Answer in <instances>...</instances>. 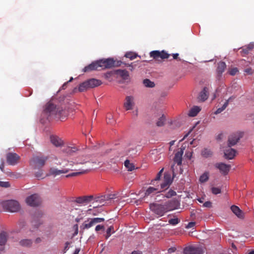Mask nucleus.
I'll list each match as a JSON object with an SVG mask.
<instances>
[{"instance_id":"nucleus-1","label":"nucleus","mask_w":254,"mask_h":254,"mask_svg":"<svg viewBox=\"0 0 254 254\" xmlns=\"http://www.w3.org/2000/svg\"><path fill=\"white\" fill-rule=\"evenodd\" d=\"M51 158L52 160H56L57 161L55 163L56 165L59 166H62L63 167H68V168H70V170H78V172H74L67 175L65 177L66 178L74 177L77 175H79L81 174H85L88 172V169H73V167L74 165L77 164H83L84 162H79L78 161L75 160L74 161L70 160H66L65 159H63L62 158H60L59 159L57 158V156L53 155L51 156Z\"/></svg>"},{"instance_id":"nucleus-2","label":"nucleus","mask_w":254,"mask_h":254,"mask_svg":"<svg viewBox=\"0 0 254 254\" xmlns=\"http://www.w3.org/2000/svg\"><path fill=\"white\" fill-rule=\"evenodd\" d=\"M177 201L170 200L163 204L151 203L149 205L150 210L156 215L160 217L164 215L167 212L176 208Z\"/></svg>"},{"instance_id":"nucleus-3","label":"nucleus","mask_w":254,"mask_h":254,"mask_svg":"<svg viewBox=\"0 0 254 254\" xmlns=\"http://www.w3.org/2000/svg\"><path fill=\"white\" fill-rule=\"evenodd\" d=\"M64 112L62 108L57 107L51 102H49L45 105L43 114L47 117V119L49 120L55 118L64 119V118L62 117Z\"/></svg>"},{"instance_id":"nucleus-4","label":"nucleus","mask_w":254,"mask_h":254,"mask_svg":"<svg viewBox=\"0 0 254 254\" xmlns=\"http://www.w3.org/2000/svg\"><path fill=\"white\" fill-rule=\"evenodd\" d=\"M101 70L110 68L114 66H121L123 63L121 61H116L112 58L102 59L98 61Z\"/></svg>"},{"instance_id":"nucleus-5","label":"nucleus","mask_w":254,"mask_h":254,"mask_svg":"<svg viewBox=\"0 0 254 254\" xmlns=\"http://www.w3.org/2000/svg\"><path fill=\"white\" fill-rule=\"evenodd\" d=\"M103 218H89L85 220L80 226L82 230L89 229L98 223L104 221Z\"/></svg>"},{"instance_id":"nucleus-6","label":"nucleus","mask_w":254,"mask_h":254,"mask_svg":"<svg viewBox=\"0 0 254 254\" xmlns=\"http://www.w3.org/2000/svg\"><path fill=\"white\" fill-rule=\"evenodd\" d=\"M2 205L5 209L11 212H17L20 208L19 202L14 200L5 201L3 202Z\"/></svg>"},{"instance_id":"nucleus-7","label":"nucleus","mask_w":254,"mask_h":254,"mask_svg":"<svg viewBox=\"0 0 254 254\" xmlns=\"http://www.w3.org/2000/svg\"><path fill=\"white\" fill-rule=\"evenodd\" d=\"M41 199L37 194H33L26 198V202L31 206H39L41 203Z\"/></svg>"},{"instance_id":"nucleus-8","label":"nucleus","mask_w":254,"mask_h":254,"mask_svg":"<svg viewBox=\"0 0 254 254\" xmlns=\"http://www.w3.org/2000/svg\"><path fill=\"white\" fill-rule=\"evenodd\" d=\"M184 254H203L202 247L190 246L186 247L184 250Z\"/></svg>"},{"instance_id":"nucleus-9","label":"nucleus","mask_w":254,"mask_h":254,"mask_svg":"<svg viewBox=\"0 0 254 254\" xmlns=\"http://www.w3.org/2000/svg\"><path fill=\"white\" fill-rule=\"evenodd\" d=\"M20 158V156L15 153L9 152L6 155L7 163L10 165H16L19 162Z\"/></svg>"},{"instance_id":"nucleus-10","label":"nucleus","mask_w":254,"mask_h":254,"mask_svg":"<svg viewBox=\"0 0 254 254\" xmlns=\"http://www.w3.org/2000/svg\"><path fill=\"white\" fill-rule=\"evenodd\" d=\"M170 55L165 51L160 52L159 51H153L150 53V56L155 60H158L160 58L162 60L169 58Z\"/></svg>"},{"instance_id":"nucleus-11","label":"nucleus","mask_w":254,"mask_h":254,"mask_svg":"<svg viewBox=\"0 0 254 254\" xmlns=\"http://www.w3.org/2000/svg\"><path fill=\"white\" fill-rule=\"evenodd\" d=\"M48 156H35L33 157L32 161L37 166L42 167L44 166L45 162L48 160Z\"/></svg>"},{"instance_id":"nucleus-12","label":"nucleus","mask_w":254,"mask_h":254,"mask_svg":"<svg viewBox=\"0 0 254 254\" xmlns=\"http://www.w3.org/2000/svg\"><path fill=\"white\" fill-rule=\"evenodd\" d=\"M215 167L219 170L220 172L223 175H227L229 172L231 165L226 164L224 163H217L215 164Z\"/></svg>"},{"instance_id":"nucleus-13","label":"nucleus","mask_w":254,"mask_h":254,"mask_svg":"<svg viewBox=\"0 0 254 254\" xmlns=\"http://www.w3.org/2000/svg\"><path fill=\"white\" fill-rule=\"evenodd\" d=\"M42 215L43 214L39 212L36 213L33 215L31 223L32 225L34 226L35 228H38V227L42 223V221L41 220Z\"/></svg>"},{"instance_id":"nucleus-14","label":"nucleus","mask_w":254,"mask_h":254,"mask_svg":"<svg viewBox=\"0 0 254 254\" xmlns=\"http://www.w3.org/2000/svg\"><path fill=\"white\" fill-rule=\"evenodd\" d=\"M160 192H161V190L159 185L155 187H149L145 192L144 197L149 196L152 197Z\"/></svg>"},{"instance_id":"nucleus-15","label":"nucleus","mask_w":254,"mask_h":254,"mask_svg":"<svg viewBox=\"0 0 254 254\" xmlns=\"http://www.w3.org/2000/svg\"><path fill=\"white\" fill-rule=\"evenodd\" d=\"M94 70H101V68H100V65H99L98 61L92 62L90 64L85 66L83 69V71L84 72H89V71H93Z\"/></svg>"},{"instance_id":"nucleus-16","label":"nucleus","mask_w":254,"mask_h":254,"mask_svg":"<svg viewBox=\"0 0 254 254\" xmlns=\"http://www.w3.org/2000/svg\"><path fill=\"white\" fill-rule=\"evenodd\" d=\"M93 199V195L83 196L76 198L75 202L81 204H87Z\"/></svg>"},{"instance_id":"nucleus-17","label":"nucleus","mask_w":254,"mask_h":254,"mask_svg":"<svg viewBox=\"0 0 254 254\" xmlns=\"http://www.w3.org/2000/svg\"><path fill=\"white\" fill-rule=\"evenodd\" d=\"M70 169V168H63L61 170H59L57 168H51L49 170V175L56 177L61 174L67 173Z\"/></svg>"},{"instance_id":"nucleus-18","label":"nucleus","mask_w":254,"mask_h":254,"mask_svg":"<svg viewBox=\"0 0 254 254\" xmlns=\"http://www.w3.org/2000/svg\"><path fill=\"white\" fill-rule=\"evenodd\" d=\"M134 105V98L132 96H127L124 104V107L126 110H130L133 108Z\"/></svg>"},{"instance_id":"nucleus-19","label":"nucleus","mask_w":254,"mask_h":254,"mask_svg":"<svg viewBox=\"0 0 254 254\" xmlns=\"http://www.w3.org/2000/svg\"><path fill=\"white\" fill-rule=\"evenodd\" d=\"M185 148H181L180 150L178 151L175 155L174 158V162L177 163L178 166H181L182 162V156L184 153Z\"/></svg>"},{"instance_id":"nucleus-20","label":"nucleus","mask_w":254,"mask_h":254,"mask_svg":"<svg viewBox=\"0 0 254 254\" xmlns=\"http://www.w3.org/2000/svg\"><path fill=\"white\" fill-rule=\"evenodd\" d=\"M240 136L238 134L231 135L228 139V146L231 147L235 145L239 141Z\"/></svg>"},{"instance_id":"nucleus-21","label":"nucleus","mask_w":254,"mask_h":254,"mask_svg":"<svg viewBox=\"0 0 254 254\" xmlns=\"http://www.w3.org/2000/svg\"><path fill=\"white\" fill-rule=\"evenodd\" d=\"M232 211L239 218L243 219L244 218V213L241 210L239 207L236 205H232L231 207Z\"/></svg>"},{"instance_id":"nucleus-22","label":"nucleus","mask_w":254,"mask_h":254,"mask_svg":"<svg viewBox=\"0 0 254 254\" xmlns=\"http://www.w3.org/2000/svg\"><path fill=\"white\" fill-rule=\"evenodd\" d=\"M7 242V235L5 232L0 233V252L4 250V246Z\"/></svg>"},{"instance_id":"nucleus-23","label":"nucleus","mask_w":254,"mask_h":254,"mask_svg":"<svg viewBox=\"0 0 254 254\" xmlns=\"http://www.w3.org/2000/svg\"><path fill=\"white\" fill-rule=\"evenodd\" d=\"M236 151L232 148H228L224 151V156L226 159H232L235 156Z\"/></svg>"},{"instance_id":"nucleus-24","label":"nucleus","mask_w":254,"mask_h":254,"mask_svg":"<svg viewBox=\"0 0 254 254\" xmlns=\"http://www.w3.org/2000/svg\"><path fill=\"white\" fill-rule=\"evenodd\" d=\"M50 140L52 143L56 147L61 146L63 144L62 140L56 135H51L50 137Z\"/></svg>"},{"instance_id":"nucleus-25","label":"nucleus","mask_w":254,"mask_h":254,"mask_svg":"<svg viewBox=\"0 0 254 254\" xmlns=\"http://www.w3.org/2000/svg\"><path fill=\"white\" fill-rule=\"evenodd\" d=\"M208 97V89L205 87L203 90L200 92L199 96L198 97L199 101L204 102L205 101Z\"/></svg>"},{"instance_id":"nucleus-26","label":"nucleus","mask_w":254,"mask_h":254,"mask_svg":"<svg viewBox=\"0 0 254 254\" xmlns=\"http://www.w3.org/2000/svg\"><path fill=\"white\" fill-rule=\"evenodd\" d=\"M89 88H94L96 86H99L102 84L100 80L96 79L95 78H91L86 80Z\"/></svg>"},{"instance_id":"nucleus-27","label":"nucleus","mask_w":254,"mask_h":254,"mask_svg":"<svg viewBox=\"0 0 254 254\" xmlns=\"http://www.w3.org/2000/svg\"><path fill=\"white\" fill-rule=\"evenodd\" d=\"M79 151L76 147L67 146L63 150V152L69 155H73L74 153Z\"/></svg>"},{"instance_id":"nucleus-28","label":"nucleus","mask_w":254,"mask_h":254,"mask_svg":"<svg viewBox=\"0 0 254 254\" xmlns=\"http://www.w3.org/2000/svg\"><path fill=\"white\" fill-rule=\"evenodd\" d=\"M171 183V181L170 177L165 175L164 182L160 185V190H161V191H162V190L165 189L166 188L168 187Z\"/></svg>"},{"instance_id":"nucleus-29","label":"nucleus","mask_w":254,"mask_h":254,"mask_svg":"<svg viewBox=\"0 0 254 254\" xmlns=\"http://www.w3.org/2000/svg\"><path fill=\"white\" fill-rule=\"evenodd\" d=\"M233 99L232 97H230L228 100H226L224 104L223 105V106L221 108H219L217 109V110L214 112V114L217 115L218 114L221 113L222 112H223L228 106L229 104V102L232 100Z\"/></svg>"},{"instance_id":"nucleus-30","label":"nucleus","mask_w":254,"mask_h":254,"mask_svg":"<svg viewBox=\"0 0 254 254\" xmlns=\"http://www.w3.org/2000/svg\"><path fill=\"white\" fill-rule=\"evenodd\" d=\"M116 72L124 79H127L129 77L128 72L125 69H118L116 71Z\"/></svg>"},{"instance_id":"nucleus-31","label":"nucleus","mask_w":254,"mask_h":254,"mask_svg":"<svg viewBox=\"0 0 254 254\" xmlns=\"http://www.w3.org/2000/svg\"><path fill=\"white\" fill-rule=\"evenodd\" d=\"M226 67V64L223 62H220L218 64L217 71L218 74L220 76L225 71Z\"/></svg>"},{"instance_id":"nucleus-32","label":"nucleus","mask_w":254,"mask_h":254,"mask_svg":"<svg viewBox=\"0 0 254 254\" xmlns=\"http://www.w3.org/2000/svg\"><path fill=\"white\" fill-rule=\"evenodd\" d=\"M200 111V109L198 106H194L192 108L189 113V115L190 117H195Z\"/></svg>"},{"instance_id":"nucleus-33","label":"nucleus","mask_w":254,"mask_h":254,"mask_svg":"<svg viewBox=\"0 0 254 254\" xmlns=\"http://www.w3.org/2000/svg\"><path fill=\"white\" fill-rule=\"evenodd\" d=\"M32 241L30 239H23L19 242V244L22 247H29L32 245Z\"/></svg>"},{"instance_id":"nucleus-34","label":"nucleus","mask_w":254,"mask_h":254,"mask_svg":"<svg viewBox=\"0 0 254 254\" xmlns=\"http://www.w3.org/2000/svg\"><path fill=\"white\" fill-rule=\"evenodd\" d=\"M201 155L202 156L205 158L211 157L212 155V152L210 149L208 148H204L201 151Z\"/></svg>"},{"instance_id":"nucleus-35","label":"nucleus","mask_w":254,"mask_h":254,"mask_svg":"<svg viewBox=\"0 0 254 254\" xmlns=\"http://www.w3.org/2000/svg\"><path fill=\"white\" fill-rule=\"evenodd\" d=\"M111 198L109 197V196H106V195H102L100 196H98L95 198L94 197V199L96 202H99L100 203H102L106 200H108L109 199H111Z\"/></svg>"},{"instance_id":"nucleus-36","label":"nucleus","mask_w":254,"mask_h":254,"mask_svg":"<svg viewBox=\"0 0 254 254\" xmlns=\"http://www.w3.org/2000/svg\"><path fill=\"white\" fill-rule=\"evenodd\" d=\"M88 88H90L88 86L87 81H85L79 84L78 90L80 92H83L86 90Z\"/></svg>"},{"instance_id":"nucleus-37","label":"nucleus","mask_w":254,"mask_h":254,"mask_svg":"<svg viewBox=\"0 0 254 254\" xmlns=\"http://www.w3.org/2000/svg\"><path fill=\"white\" fill-rule=\"evenodd\" d=\"M143 83L144 85L147 87L152 88L154 87L155 85V83L151 81L148 79H144L143 81Z\"/></svg>"},{"instance_id":"nucleus-38","label":"nucleus","mask_w":254,"mask_h":254,"mask_svg":"<svg viewBox=\"0 0 254 254\" xmlns=\"http://www.w3.org/2000/svg\"><path fill=\"white\" fill-rule=\"evenodd\" d=\"M125 57L129 59L130 60H132L134 59H135L137 57V55L132 52H127L125 55Z\"/></svg>"},{"instance_id":"nucleus-39","label":"nucleus","mask_w":254,"mask_h":254,"mask_svg":"<svg viewBox=\"0 0 254 254\" xmlns=\"http://www.w3.org/2000/svg\"><path fill=\"white\" fill-rule=\"evenodd\" d=\"M125 166L128 171H132L134 169V166L130 163L128 160H126L125 162Z\"/></svg>"},{"instance_id":"nucleus-40","label":"nucleus","mask_w":254,"mask_h":254,"mask_svg":"<svg viewBox=\"0 0 254 254\" xmlns=\"http://www.w3.org/2000/svg\"><path fill=\"white\" fill-rule=\"evenodd\" d=\"M137 153V150L135 148H130L126 152V155H129L131 157L134 156Z\"/></svg>"},{"instance_id":"nucleus-41","label":"nucleus","mask_w":254,"mask_h":254,"mask_svg":"<svg viewBox=\"0 0 254 254\" xmlns=\"http://www.w3.org/2000/svg\"><path fill=\"white\" fill-rule=\"evenodd\" d=\"M114 227L113 226H110L106 231V239H108L111 236V233H114Z\"/></svg>"},{"instance_id":"nucleus-42","label":"nucleus","mask_w":254,"mask_h":254,"mask_svg":"<svg viewBox=\"0 0 254 254\" xmlns=\"http://www.w3.org/2000/svg\"><path fill=\"white\" fill-rule=\"evenodd\" d=\"M208 179V174L206 172L203 173L199 178V181L201 183H204Z\"/></svg>"},{"instance_id":"nucleus-43","label":"nucleus","mask_w":254,"mask_h":254,"mask_svg":"<svg viewBox=\"0 0 254 254\" xmlns=\"http://www.w3.org/2000/svg\"><path fill=\"white\" fill-rule=\"evenodd\" d=\"M107 123L109 124H113L115 123V120L112 114H108L107 116Z\"/></svg>"},{"instance_id":"nucleus-44","label":"nucleus","mask_w":254,"mask_h":254,"mask_svg":"<svg viewBox=\"0 0 254 254\" xmlns=\"http://www.w3.org/2000/svg\"><path fill=\"white\" fill-rule=\"evenodd\" d=\"M164 169H162L157 174L155 178L151 181V184H154V183L157 181L160 180L161 176H162V174L163 172Z\"/></svg>"},{"instance_id":"nucleus-45","label":"nucleus","mask_w":254,"mask_h":254,"mask_svg":"<svg viewBox=\"0 0 254 254\" xmlns=\"http://www.w3.org/2000/svg\"><path fill=\"white\" fill-rule=\"evenodd\" d=\"M165 121V117L162 115L156 123V125L158 127H162L164 125Z\"/></svg>"},{"instance_id":"nucleus-46","label":"nucleus","mask_w":254,"mask_h":254,"mask_svg":"<svg viewBox=\"0 0 254 254\" xmlns=\"http://www.w3.org/2000/svg\"><path fill=\"white\" fill-rule=\"evenodd\" d=\"M179 222V220L178 218H172L169 220V223L170 224L172 225H176L178 224Z\"/></svg>"},{"instance_id":"nucleus-47","label":"nucleus","mask_w":254,"mask_h":254,"mask_svg":"<svg viewBox=\"0 0 254 254\" xmlns=\"http://www.w3.org/2000/svg\"><path fill=\"white\" fill-rule=\"evenodd\" d=\"M238 72V69L237 67H234L229 70L228 72L231 75H235Z\"/></svg>"},{"instance_id":"nucleus-48","label":"nucleus","mask_w":254,"mask_h":254,"mask_svg":"<svg viewBox=\"0 0 254 254\" xmlns=\"http://www.w3.org/2000/svg\"><path fill=\"white\" fill-rule=\"evenodd\" d=\"M176 195V192L173 190H169L167 194H166V197H171L172 196H175Z\"/></svg>"},{"instance_id":"nucleus-49","label":"nucleus","mask_w":254,"mask_h":254,"mask_svg":"<svg viewBox=\"0 0 254 254\" xmlns=\"http://www.w3.org/2000/svg\"><path fill=\"white\" fill-rule=\"evenodd\" d=\"M10 186V185L8 182H2L0 181V187L3 188H8Z\"/></svg>"},{"instance_id":"nucleus-50","label":"nucleus","mask_w":254,"mask_h":254,"mask_svg":"<svg viewBox=\"0 0 254 254\" xmlns=\"http://www.w3.org/2000/svg\"><path fill=\"white\" fill-rule=\"evenodd\" d=\"M212 192L214 194H217L221 193V190L218 188L213 187L212 188Z\"/></svg>"},{"instance_id":"nucleus-51","label":"nucleus","mask_w":254,"mask_h":254,"mask_svg":"<svg viewBox=\"0 0 254 254\" xmlns=\"http://www.w3.org/2000/svg\"><path fill=\"white\" fill-rule=\"evenodd\" d=\"M242 51H241V54L243 56H244L246 55H247L250 51L247 49L246 47H244L243 48H241Z\"/></svg>"},{"instance_id":"nucleus-52","label":"nucleus","mask_w":254,"mask_h":254,"mask_svg":"<svg viewBox=\"0 0 254 254\" xmlns=\"http://www.w3.org/2000/svg\"><path fill=\"white\" fill-rule=\"evenodd\" d=\"M95 230L97 232L99 231L100 230H104L105 227L103 225H98L96 226Z\"/></svg>"},{"instance_id":"nucleus-53","label":"nucleus","mask_w":254,"mask_h":254,"mask_svg":"<svg viewBox=\"0 0 254 254\" xmlns=\"http://www.w3.org/2000/svg\"><path fill=\"white\" fill-rule=\"evenodd\" d=\"M203 206L205 207L210 208L212 206V203L210 201H206L203 203Z\"/></svg>"},{"instance_id":"nucleus-54","label":"nucleus","mask_w":254,"mask_h":254,"mask_svg":"<svg viewBox=\"0 0 254 254\" xmlns=\"http://www.w3.org/2000/svg\"><path fill=\"white\" fill-rule=\"evenodd\" d=\"M195 224V223L194 222H189L188 224V225L186 226V228L187 229H189V228H192L194 226Z\"/></svg>"},{"instance_id":"nucleus-55","label":"nucleus","mask_w":254,"mask_h":254,"mask_svg":"<svg viewBox=\"0 0 254 254\" xmlns=\"http://www.w3.org/2000/svg\"><path fill=\"white\" fill-rule=\"evenodd\" d=\"M245 72L248 74H252L253 73V70L251 68H247L245 69Z\"/></svg>"},{"instance_id":"nucleus-56","label":"nucleus","mask_w":254,"mask_h":254,"mask_svg":"<svg viewBox=\"0 0 254 254\" xmlns=\"http://www.w3.org/2000/svg\"><path fill=\"white\" fill-rule=\"evenodd\" d=\"M35 176L38 179H42L43 177V173L41 172H39L36 173Z\"/></svg>"},{"instance_id":"nucleus-57","label":"nucleus","mask_w":254,"mask_h":254,"mask_svg":"<svg viewBox=\"0 0 254 254\" xmlns=\"http://www.w3.org/2000/svg\"><path fill=\"white\" fill-rule=\"evenodd\" d=\"M173 59L178 60L179 61H181V59L179 58V54L178 53L173 54Z\"/></svg>"},{"instance_id":"nucleus-58","label":"nucleus","mask_w":254,"mask_h":254,"mask_svg":"<svg viewBox=\"0 0 254 254\" xmlns=\"http://www.w3.org/2000/svg\"><path fill=\"white\" fill-rule=\"evenodd\" d=\"M192 152H186V157L189 159H191V157L192 156Z\"/></svg>"},{"instance_id":"nucleus-59","label":"nucleus","mask_w":254,"mask_h":254,"mask_svg":"<svg viewBox=\"0 0 254 254\" xmlns=\"http://www.w3.org/2000/svg\"><path fill=\"white\" fill-rule=\"evenodd\" d=\"M247 49L249 50V51H250L251 50H252L253 49V45H249L248 46H246Z\"/></svg>"},{"instance_id":"nucleus-60","label":"nucleus","mask_w":254,"mask_h":254,"mask_svg":"<svg viewBox=\"0 0 254 254\" xmlns=\"http://www.w3.org/2000/svg\"><path fill=\"white\" fill-rule=\"evenodd\" d=\"M126 66H128L130 67V68L129 69L132 70L133 69V67L132 65V63H131L130 64H124Z\"/></svg>"},{"instance_id":"nucleus-61","label":"nucleus","mask_w":254,"mask_h":254,"mask_svg":"<svg viewBox=\"0 0 254 254\" xmlns=\"http://www.w3.org/2000/svg\"><path fill=\"white\" fill-rule=\"evenodd\" d=\"M25 223L24 221H23V220L20 221L19 222V225H20L21 227L24 226L25 225Z\"/></svg>"},{"instance_id":"nucleus-62","label":"nucleus","mask_w":254,"mask_h":254,"mask_svg":"<svg viewBox=\"0 0 254 254\" xmlns=\"http://www.w3.org/2000/svg\"><path fill=\"white\" fill-rule=\"evenodd\" d=\"M3 169H4V163L3 162H2L0 165V169L2 171H3Z\"/></svg>"},{"instance_id":"nucleus-63","label":"nucleus","mask_w":254,"mask_h":254,"mask_svg":"<svg viewBox=\"0 0 254 254\" xmlns=\"http://www.w3.org/2000/svg\"><path fill=\"white\" fill-rule=\"evenodd\" d=\"M131 254H142L141 252L134 251L132 252Z\"/></svg>"},{"instance_id":"nucleus-64","label":"nucleus","mask_w":254,"mask_h":254,"mask_svg":"<svg viewBox=\"0 0 254 254\" xmlns=\"http://www.w3.org/2000/svg\"><path fill=\"white\" fill-rule=\"evenodd\" d=\"M79 251H80V249H76L75 250L73 254H78Z\"/></svg>"}]
</instances>
